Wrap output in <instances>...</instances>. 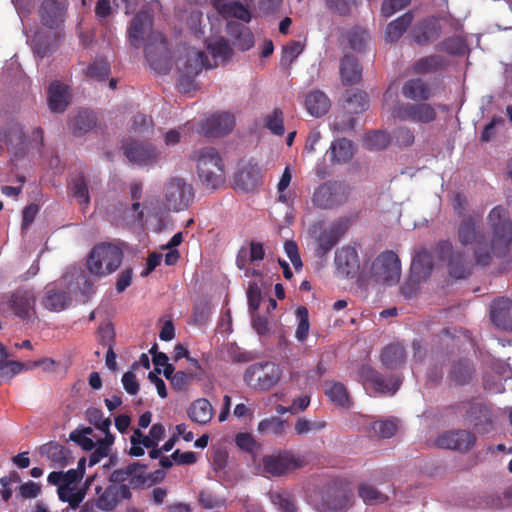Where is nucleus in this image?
I'll list each match as a JSON object with an SVG mask.
<instances>
[{"label":"nucleus","mask_w":512,"mask_h":512,"mask_svg":"<svg viewBox=\"0 0 512 512\" xmlns=\"http://www.w3.org/2000/svg\"><path fill=\"white\" fill-rule=\"evenodd\" d=\"M153 18L145 11L138 12L128 28L129 41L132 46L140 47L146 39L145 57L150 67L156 72L167 70L168 43L160 32L152 31Z\"/></svg>","instance_id":"f257e3e1"},{"label":"nucleus","mask_w":512,"mask_h":512,"mask_svg":"<svg viewBox=\"0 0 512 512\" xmlns=\"http://www.w3.org/2000/svg\"><path fill=\"white\" fill-rule=\"evenodd\" d=\"M457 238L463 247L475 246L474 257L476 263L481 266H488L492 260L493 253L491 245L486 243V236L482 230V216L469 214L461 219L457 226Z\"/></svg>","instance_id":"f03ea898"},{"label":"nucleus","mask_w":512,"mask_h":512,"mask_svg":"<svg viewBox=\"0 0 512 512\" xmlns=\"http://www.w3.org/2000/svg\"><path fill=\"white\" fill-rule=\"evenodd\" d=\"M192 158L196 162L198 177L206 188L217 189L224 183V165L215 148L195 150Z\"/></svg>","instance_id":"7ed1b4c3"},{"label":"nucleus","mask_w":512,"mask_h":512,"mask_svg":"<svg viewBox=\"0 0 512 512\" xmlns=\"http://www.w3.org/2000/svg\"><path fill=\"white\" fill-rule=\"evenodd\" d=\"M488 223L492 229L491 251L497 258H505L512 244V221L506 218L502 206L494 207L488 214Z\"/></svg>","instance_id":"20e7f679"},{"label":"nucleus","mask_w":512,"mask_h":512,"mask_svg":"<svg viewBox=\"0 0 512 512\" xmlns=\"http://www.w3.org/2000/svg\"><path fill=\"white\" fill-rule=\"evenodd\" d=\"M123 259V251L114 244L100 243L92 248L87 259L88 271L103 277L116 271Z\"/></svg>","instance_id":"39448f33"},{"label":"nucleus","mask_w":512,"mask_h":512,"mask_svg":"<svg viewBox=\"0 0 512 512\" xmlns=\"http://www.w3.org/2000/svg\"><path fill=\"white\" fill-rule=\"evenodd\" d=\"M434 253L439 260L446 262L450 277L466 279L470 276L473 268L472 261L466 252L455 249L451 241L440 240L434 248Z\"/></svg>","instance_id":"423d86ee"},{"label":"nucleus","mask_w":512,"mask_h":512,"mask_svg":"<svg viewBox=\"0 0 512 512\" xmlns=\"http://www.w3.org/2000/svg\"><path fill=\"white\" fill-rule=\"evenodd\" d=\"M353 493L348 484L334 479L328 482L320 492L319 512H345L352 505Z\"/></svg>","instance_id":"0eeeda50"},{"label":"nucleus","mask_w":512,"mask_h":512,"mask_svg":"<svg viewBox=\"0 0 512 512\" xmlns=\"http://www.w3.org/2000/svg\"><path fill=\"white\" fill-rule=\"evenodd\" d=\"M358 378L366 389H372L376 394L394 395L403 383L401 374L385 376L369 365L359 368Z\"/></svg>","instance_id":"6e6552de"},{"label":"nucleus","mask_w":512,"mask_h":512,"mask_svg":"<svg viewBox=\"0 0 512 512\" xmlns=\"http://www.w3.org/2000/svg\"><path fill=\"white\" fill-rule=\"evenodd\" d=\"M307 459L291 450H282L263 457V471L275 477H280L303 468L307 465Z\"/></svg>","instance_id":"1a4fd4ad"},{"label":"nucleus","mask_w":512,"mask_h":512,"mask_svg":"<svg viewBox=\"0 0 512 512\" xmlns=\"http://www.w3.org/2000/svg\"><path fill=\"white\" fill-rule=\"evenodd\" d=\"M371 275L378 283L397 284L401 277V262L398 255L391 250L380 253L372 263Z\"/></svg>","instance_id":"9d476101"},{"label":"nucleus","mask_w":512,"mask_h":512,"mask_svg":"<svg viewBox=\"0 0 512 512\" xmlns=\"http://www.w3.org/2000/svg\"><path fill=\"white\" fill-rule=\"evenodd\" d=\"M456 413L462 414L480 433H488L493 429V413L491 408L479 400H467L455 406Z\"/></svg>","instance_id":"9b49d317"},{"label":"nucleus","mask_w":512,"mask_h":512,"mask_svg":"<svg viewBox=\"0 0 512 512\" xmlns=\"http://www.w3.org/2000/svg\"><path fill=\"white\" fill-rule=\"evenodd\" d=\"M280 378L281 369L273 362L252 364L244 374L247 385L259 390H269L279 382Z\"/></svg>","instance_id":"f8f14e48"},{"label":"nucleus","mask_w":512,"mask_h":512,"mask_svg":"<svg viewBox=\"0 0 512 512\" xmlns=\"http://www.w3.org/2000/svg\"><path fill=\"white\" fill-rule=\"evenodd\" d=\"M394 118L419 124H430L437 118L434 106L424 102H398L392 111Z\"/></svg>","instance_id":"ddd939ff"},{"label":"nucleus","mask_w":512,"mask_h":512,"mask_svg":"<svg viewBox=\"0 0 512 512\" xmlns=\"http://www.w3.org/2000/svg\"><path fill=\"white\" fill-rule=\"evenodd\" d=\"M66 11V0H43L39 9L40 22L49 30L63 32Z\"/></svg>","instance_id":"4468645a"},{"label":"nucleus","mask_w":512,"mask_h":512,"mask_svg":"<svg viewBox=\"0 0 512 512\" xmlns=\"http://www.w3.org/2000/svg\"><path fill=\"white\" fill-rule=\"evenodd\" d=\"M165 198L169 209L184 210L193 201V187L181 178H173L167 185Z\"/></svg>","instance_id":"2eb2a0df"},{"label":"nucleus","mask_w":512,"mask_h":512,"mask_svg":"<svg viewBox=\"0 0 512 512\" xmlns=\"http://www.w3.org/2000/svg\"><path fill=\"white\" fill-rule=\"evenodd\" d=\"M476 440L477 438L473 432L457 429L440 434L435 444L438 448L467 452L474 447Z\"/></svg>","instance_id":"dca6fc26"},{"label":"nucleus","mask_w":512,"mask_h":512,"mask_svg":"<svg viewBox=\"0 0 512 512\" xmlns=\"http://www.w3.org/2000/svg\"><path fill=\"white\" fill-rule=\"evenodd\" d=\"M72 298L67 287V278L49 283L45 287V295L42 299L43 306L50 311L65 310L71 304Z\"/></svg>","instance_id":"f3484780"},{"label":"nucleus","mask_w":512,"mask_h":512,"mask_svg":"<svg viewBox=\"0 0 512 512\" xmlns=\"http://www.w3.org/2000/svg\"><path fill=\"white\" fill-rule=\"evenodd\" d=\"M63 37L64 34L61 31H46L38 28L30 39V46L34 55L39 59H43L59 46Z\"/></svg>","instance_id":"a211bd4d"},{"label":"nucleus","mask_w":512,"mask_h":512,"mask_svg":"<svg viewBox=\"0 0 512 512\" xmlns=\"http://www.w3.org/2000/svg\"><path fill=\"white\" fill-rule=\"evenodd\" d=\"M122 148L127 159L139 166L152 165L158 158L156 148L150 143L127 140L123 143Z\"/></svg>","instance_id":"6ab92c4d"},{"label":"nucleus","mask_w":512,"mask_h":512,"mask_svg":"<svg viewBox=\"0 0 512 512\" xmlns=\"http://www.w3.org/2000/svg\"><path fill=\"white\" fill-rule=\"evenodd\" d=\"M343 200V186L338 182H326L320 185L312 197L313 204L321 209L333 208Z\"/></svg>","instance_id":"aec40b11"},{"label":"nucleus","mask_w":512,"mask_h":512,"mask_svg":"<svg viewBox=\"0 0 512 512\" xmlns=\"http://www.w3.org/2000/svg\"><path fill=\"white\" fill-rule=\"evenodd\" d=\"M234 126V115L228 112H222L207 118L201 124L200 132L206 137H220L230 133Z\"/></svg>","instance_id":"412c9836"},{"label":"nucleus","mask_w":512,"mask_h":512,"mask_svg":"<svg viewBox=\"0 0 512 512\" xmlns=\"http://www.w3.org/2000/svg\"><path fill=\"white\" fill-rule=\"evenodd\" d=\"M71 98V89L68 85L58 80L51 82L48 88V106L52 112H64L70 104Z\"/></svg>","instance_id":"4be33fe9"},{"label":"nucleus","mask_w":512,"mask_h":512,"mask_svg":"<svg viewBox=\"0 0 512 512\" xmlns=\"http://www.w3.org/2000/svg\"><path fill=\"white\" fill-rule=\"evenodd\" d=\"M346 225L342 221L334 222L328 229L320 233L317 238L316 254L319 257L326 255L339 241L346 231Z\"/></svg>","instance_id":"5701e85b"},{"label":"nucleus","mask_w":512,"mask_h":512,"mask_svg":"<svg viewBox=\"0 0 512 512\" xmlns=\"http://www.w3.org/2000/svg\"><path fill=\"white\" fill-rule=\"evenodd\" d=\"M260 182L261 168L257 164H245L234 176L235 187L245 192L254 190Z\"/></svg>","instance_id":"b1692460"},{"label":"nucleus","mask_w":512,"mask_h":512,"mask_svg":"<svg viewBox=\"0 0 512 512\" xmlns=\"http://www.w3.org/2000/svg\"><path fill=\"white\" fill-rule=\"evenodd\" d=\"M335 265L339 273L346 277H352L359 268V257L356 249L345 246L335 253Z\"/></svg>","instance_id":"393cba45"},{"label":"nucleus","mask_w":512,"mask_h":512,"mask_svg":"<svg viewBox=\"0 0 512 512\" xmlns=\"http://www.w3.org/2000/svg\"><path fill=\"white\" fill-rule=\"evenodd\" d=\"M39 453L60 468L68 466L74 460L70 449L53 441L42 445L39 449Z\"/></svg>","instance_id":"a878e982"},{"label":"nucleus","mask_w":512,"mask_h":512,"mask_svg":"<svg viewBox=\"0 0 512 512\" xmlns=\"http://www.w3.org/2000/svg\"><path fill=\"white\" fill-rule=\"evenodd\" d=\"M401 93L406 99L414 102L428 101L433 95L428 82L421 78H412L405 81Z\"/></svg>","instance_id":"bb28decb"},{"label":"nucleus","mask_w":512,"mask_h":512,"mask_svg":"<svg viewBox=\"0 0 512 512\" xmlns=\"http://www.w3.org/2000/svg\"><path fill=\"white\" fill-rule=\"evenodd\" d=\"M35 296L32 291L17 290L10 299V307L19 318H31L34 314Z\"/></svg>","instance_id":"cd10ccee"},{"label":"nucleus","mask_w":512,"mask_h":512,"mask_svg":"<svg viewBox=\"0 0 512 512\" xmlns=\"http://www.w3.org/2000/svg\"><path fill=\"white\" fill-rule=\"evenodd\" d=\"M340 76L343 85L349 86L362 80V67L356 57L350 54L343 56L340 63Z\"/></svg>","instance_id":"c85d7f7f"},{"label":"nucleus","mask_w":512,"mask_h":512,"mask_svg":"<svg viewBox=\"0 0 512 512\" xmlns=\"http://www.w3.org/2000/svg\"><path fill=\"white\" fill-rule=\"evenodd\" d=\"M380 361L387 369L400 368L406 362V351L404 346L399 342L385 346L381 350Z\"/></svg>","instance_id":"c756f323"},{"label":"nucleus","mask_w":512,"mask_h":512,"mask_svg":"<svg viewBox=\"0 0 512 512\" xmlns=\"http://www.w3.org/2000/svg\"><path fill=\"white\" fill-rule=\"evenodd\" d=\"M208 56L201 50L191 49L186 54V60L179 72L197 77L204 68H211Z\"/></svg>","instance_id":"7c9ffc66"},{"label":"nucleus","mask_w":512,"mask_h":512,"mask_svg":"<svg viewBox=\"0 0 512 512\" xmlns=\"http://www.w3.org/2000/svg\"><path fill=\"white\" fill-rule=\"evenodd\" d=\"M227 32L238 50L247 51L254 46V35L248 27L237 22H229Z\"/></svg>","instance_id":"2f4dec72"},{"label":"nucleus","mask_w":512,"mask_h":512,"mask_svg":"<svg viewBox=\"0 0 512 512\" xmlns=\"http://www.w3.org/2000/svg\"><path fill=\"white\" fill-rule=\"evenodd\" d=\"M440 34V24L435 19H425L413 30V39L418 45H427L437 40Z\"/></svg>","instance_id":"473e14b6"},{"label":"nucleus","mask_w":512,"mask_h":512,"mask_svg":"<svg viewBox=\"0 0 512 512\" xmlns=\"http://www.w3.org/2000/svg\"><path fill=\"white\" fill-rule=\"evenodd\" d=\"M432 268L433 262L430 252L422 249L412 259L411 278H415L416 281L425 280L430 275Z\"/></svg>","instance_id":"72a5a7b5"},{"label":"nucleus","mask_w":512,"mask_h":512,"mask_svg":"<svg viewBox=\"0 0 512 512\" xmlns=\"http://www.w3.org/2000/svg\"><path fill=\"white\" fill-rule=\"evenodd\" d=\"M448 65V61L441 55H428L416 60L412 65V70L416 74H429L443 70Z\"/></svg>","instance_id":"f704fd0d"},{"label":"nucleus","mask_w":512,"mask_h":512,"mask_svg":"<svg viewBox=\"0 0 512 512\" xmlns=\"http://www.w3.org/2000/svg\"><path fill=\"white\" fill-rule=\"evenodd\" d=\"M305 107L312 116L320 117L328 112L330 100L324 92L314 90L306 96Z\"/></svg>","instance_id":"c9c22d12"},{"label":"nucleus","mask_w":512,"mask_h":512,"mask_svg":"<svg viewBox=\"0 0 512 512\" xmlns=\"http://www.w3.org/2000/svg\"><path fill=\"white\" fill-rule=\"evenodd\" d=\"M325 386V395L334 405L342 408H349L351 406L349 392L343 383L327 381Z\"/></svg>","instance_id":"e433bc0d"},{"label":"nucleus","mask_w":512,"mask_h":512,"mask_svg":"<svg viewBox=\"0 0 512 512\" xmlns=\"http://www.w3.org/2000/svg\"><path fill=\"white\" fill-rule=\"evenodd\" d=\"M187 413L193 422L205 425L210 422L213 417V408L207 399L200 398L191 403Z\"/></svg>","instance_id":"4c0bfd02"},{"label":"nucleus","mask_w":512,"mask_h":512,"mask_svg":"<svg viewBox=\"0 0 512 512\" xmlns=\"http://www.w3.org/2000/svg\"><path fill=\"white\" fill-rule=\"evenodd\" d=\"M218 12L225 18H236L245 23H249L252 19V13L248 5H244L239 1H233L218 5Z\"/></svg>","instance_id":"58836bf2"},{"label":"nucleus","mask_w":512,"mask_h":512,"mask_svg":"<svg viewBox=\"0 0 512 512\" xmlns=\"http://www.w3.org/2000/svg\"><path fill=\"white\" fill-rule=\"evenodd\" d=\"M473 373V363L468 359H460L453 363L449 372V379L457 385H464L471 380Z\"/></svg>","instance_id":"ea45409f"},{"label":"nucleus","mask_w":512,"mask_h":512,"mask_svg":"<svg viewBox=\"0 0 512 512\" xmlns=\"http://www.w3.org/2000/svg\"><path fill=\"white\" fill-rule=\"evenodd\" d=\"M413 21V14L407 12L396 20L390 22L386 28V40L393 43L397 42Z\"/></svg>","instance_id":"a19ab883"},{"label":"nucleus","mask_w":512,"mask_h":512,"mask_svg":"<svg viewBox=\"0 0 512 512\" xmlns=\"http://www.w3.org/2000/svg\"><path fill=\"white\" fill-rule=\"evenodd\" d=\"M353 156L352 142L346 138L337 139L330 146V157L334 163L348 162Z\"/></svg>","instance_id":"79ce46f5"},{"label":"nucleus","mask_w":512,"mask_h":512,"mask_svg":"<svg viewBox=\"0 0 512 512\" xmlns=\"http://www.w3.org/2000/svg\"><path fill=\"white\" fill-rule=\"evenodd\" d=\"M490 320H512V300L497 297L489 305Z\"/></svg>","instance_id":"37998d69"},{"label":"nucleus","mask_w":512,"mask_h":512,"mask_svg":"<svg viewBox=\"0 0 512 512\" xmlns=\"http://www.w3.org/2000/svg\"><path fill=\"white\" fill-rule=\"evenodd\" d=\"M96 125V117L87 110L80 111L71 122V130L75 136H81L92 130Z\"/></svg>","instance_id":"c03bdc74"},{"label":"nucleus","mask_w":512,"mask_h":512,"mask_svg":"<svg viewBox=\"0 0 512 512\" xmlns=\"http://www.w3.org/2000/svg\"><path fill=\"white\" fill-rule=\"evenodd\" d=\"M360 498L368 505H376L385 503L388 500L386 494L378 491L374 486L362 483L358 487Z\"/></svg>","instance_id":"a18cd8bd"},{"label":"nucleus","mask_w":512,"mask_h":512,"mask_svg":"<svg viewBox=\"0 0 512 512\" xmlns=\"http://www.w3.org/2000/svg\"><path fill=\"white\" fill-rule=\"evenodd\" d=\"M286 427V421L272 416L265 418L258 424V432L261 434H270L274 436H280L284 433Z\"/></svg>","instance_id":"49530a36"},{"label":"nucleus","mask_w":512,"mask_h":512,"mask_svg":"<svg viewBox=\"0 0 512 512\" xmlns=\"http://www.w3.org/2000/svg\"><path fill=\"white\" fill-rule=\"evenodd\" d=\"M270 499L281 512H297L295 498L286 491L272 492Z\"/></svg>","instance_id":"de8ad7c7"},{"label":"nucleus","mask_w":512,"mask_h":512,"mask_svg":"<svg viewBox=\"0 0 512 512\" xmlns=\"http://www.w3.org/2000/svg\"><path fill=\"white\" fill-rule=\"evenodd\" d=\"M390 143L388 134L382 131H373L365 135L363 146L368 150H382Z\"/></svg>","instance_id":"09e8293b"},{"label":"nucleus","mask_w":512,"mask_h":512,"mask_svg":"<svg viewBox=\"0 0 512 512\" xmlns=\"http://www.w3.org/2000/svg\"><path fill=\"white\" fill-rule=\"evenodd\" d=\"M57 493L59 499L62 502H68L72 509L79 507L85 497V492L82 490L74 492V489L67 485H59Z\"/></svg>","instance_id":"8fccbe9b"},{"label":"nucleus","mask_w":512,"mask_h":512,"mask_svg":"<svg viewBox=\"0 0 512 512\" xmlns=\"http://www.w3.org/2000/svg\"><path fill=\"white\" fill-rule=\"evenodd\" d=\"M24 369H29L23 362L9 360L8 358L0 365V385L11 380L15 375Z\"/></svg>","instance_id":"3c124183"},{"label":"nucleus","mask_w":512,"mask_h":512,"mask_svg":"<svg viewBox=\"0 0 512 512\" xmlns=\"http://www.w3.org/2000/svg\"><path fill=\"white\" fill-rule=\"evenodd\" d=\"M348 44L351 49L357 52H362L365 50L367 42L369 40V34L367 30L354 27L347 35Z\"/></svg>","instance_id":"603ef678"},{"label":"nucleus","mask_w":512,"mask_h":512,"mask_svg":"<svg viewBox=\"0 0 512 512\" xmlns=\"http://www.w3.org/2000/svg\"><path fill=\"white\" fill-rule=\"evenodd\" d=\"M110 73V64L105 59H97L89 64L86 75L97 81H104Z\"/></svg>","instance_id":"864d4df0"},{"label":"nucleus","mask_w":512,"mask_h":512,"mask_svg":"<svg viewBox=\"0 0 512 512\" xmlns=\"http://www.w3.org/2000/svg\"><path fill=\"white\" fill-rule=\"evenodd\" d=\"M264 121L265 127L270 130L271 133L277 136H282L284 134V117L280 108H275L271 114L265 117Z\"/></svg>","instance_id":"5fc2aeb1"},{"label":"nucleus","mask_w":512,"mask_h":512,"mask_svg":"<svg viewBox=\"0 0 512 512\" xmlns=\"http://www.w3.org/2000/svg\"><path fill=\"white\" fill-rule=\"evenodd\" d=\"M207 49L215 59L220 58L222 60H227L232 54V49L228 41L223 37L209 42L207 44Z\"/></svg>","instance_id":"6e6d98bb"},{"label":"nucleus","mask_w":512,"mask_h":512,"mask_svg":"<svg viewBox=\"0 0 512 512\" xmlns=\"http://www.w3.org/2000/svg\"><path fill=\"white\" fill-rule=\"evenodd\" d=\"M146 467H147L146 465H142L139 462H133V463L129 464L128 466H126L125 468H120V469L114 470L111 473L109 479L112 483L123 484V482L130 479V477L132 475H134L135 472L139 468L145 469Z\"/></svg>","instance_id":"4d7b16f0"},{"label":"nucleus","mask_w":512,"mask_h":512,"mask_svg":"<svg viewBox=\"0 0 512 512\" xmlns=\"http://www.w3.org/2000/svg\"><path fill=\"white\" fill-rule=\"evenodd\" d=\"M437 50L450 55H460L464 51V41L459 36L448 37L437 45Z\"/></svg>","instance_id":"13d9d810"},{"label":"nucleus","mask_w":512,"mask_h":512,"mask_svg":"<svg viewBox=\"0 0 512 512\" xmlns=\"http://www.w3.org/2000/svg\"><path fill=\"white\" fill-rule=\"evenodd\" d=\"M192 380H202L201 373H189L184 371L175 372L174 377L170 380L171 386L176 391H182Z\"/></svg>","instance_id":"bf43d9fd"},{"label":"nucleus","mask_w":512,"mask_h":512,"mask_svg":"<svg viewBox=\"0 0 512 512\" xmlns=\"http://www.w3.org/2000/svg\"><path fill=\"white\" fill-rule=\"evenodd\" d=\"M86 417L90 424H92L98 430H109L111 426L110 417L104 418L103 412L98 409L91 407L86 411Z\"/></svg>","instance_id":"052dcab7"},{"label":"nucleus","mask_w":512,"mask_h":512,"mask_svg":"<svg viewBox=\"0 0 512 512\" xmlns=\"http://www.w3.org/2000/svg\"><path fill=\"white\" fill-rule=\"evenodd\" d=\"M327 426L325 421H309L305 418H299L294 426L297 435H304L309 432H318Z\"/></svg>","instance_id":"680f3d73"},{"label":"nucleus","mask_w":512,"mask_h":512,"mask_svg":"<svg viewBox=\"0 0 512 512\" xmlns=\"http://www.w3.org/2000/svg\"><path fill=\"white\" fill-rule=\"evenodd\" d=\"M117 504L118 498L113 486H108L96 500V506L103 511H110L114 509Z\"/></svg>","instance_id":"e2e57ef3"},{"label":"nucleus","mask_w":512,"mask_h":512,"mask_svg":"<svg viewBox=\"0 0 512 512\" xmlns=\"http://www.w3.org/2000/svg\"><path fill=\"white\" fill-rule=\"evenodd\" d=\"M92 433V428L87 427L84 428L82 431L74 430L70 433V440L77 443L79 446H81L86 451H91L95 448L94 441L88 437L87 435Z\"/></svg>","instance_id":"0e129e2a"},{"label":"nucleus","mask_w":512,"mask_h":512,"mask_svg":"<svg viewBox=\"0 0 512 512\" xmlns=\"http://www.w3.org/2000/svg\"><path fill=\"white\" fill-rule=\"evenodd\" d=\"M353 113H361L369 107V97L364 91H356L347 100Z\"/></svg>","instance_id":"69168bd1"},{"label":"nucleus","mask_w":512,"mask_h":512,"mask_svg":"<svg viewBox=\"0 0 512 512\" xmlns=\"http://www.w3.org/2000/svg\"><path fill=\"white\" fill-rule=\"evenodd\" d=\"M98 342L103 346L114 347L115 328L112 322L102 323L98 328Z\"/></svg>","instance_id":"338daca9"},{"label":"nucleus","mask_w":512,"mask_h":512,"mask_svg":"<svg viewBox=\"0 0 512 512\" xmlns=\"http://www.w3.org/2000/svg\"><path fill=\"white\" fill-rule=\"evenodd\" d=\"M391 138L400 147L411 146L415 140L413 131L408 127H398L394 129Z\"/></svg>","instance_id":"774afa93"}]
</instances>
